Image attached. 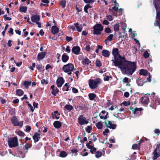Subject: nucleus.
I'll use <instances>...</instances> for the list:
<instances>
[{
	"label": "nucleus",
	"mask_w": 160,
	"mask_h": 160,
	"mask_svg": "<svg viewBox=\"0 0 160 160\" xmlns=\"http://www.w3.org/2000/svg\"><path fill=\"white\" fill-rule=\"evenodd\" d=\"M74 26L76 28L77 31L78 32H81L82 29V26L81 24H79L78 23H75Z\"/></svg>",
	"instance_id": "aec40b11"
},
{
	"label": "nucleus",
	"mask_w": 160,
	"mask_h": 160,
	"mask_svg": "<svg viewBox=\"0 0 160 160\" xmlns=\"http://www.w3.org/2000/svg\"><path fill=\"white\" fill-rule=\"evenodd\" d=\"M24 19L27 21V22H28V23L32 24V22L30 21V18L29 17H25L24 18Z\"/></svg>",
	"instance_id": "5fc2aeb1"
},
{
	"label": "nucleus",
	"mask_w": 160,
	"mask_h": 160,
	"mask_svg": "<svg viewBox=\"0 0 160 160\" xmlns=\"http://www.w3.org/2000/svg\"><path fill=\"white\" fill-rule=\"evenodd\" d=\"M8 144L11 148L14 147L18 145V139L16 138H8Z\"/></svg>",
	"instance_id": "39448f33"
},
{
	"label": "nucleus",
	"mask_w": 160,
	"mask_h": 160,
	"mask_svg": "<svg viewBox=\"0 0 160 160\" xmlns=\"http://www.w3.org/2000/svg\"><path fill=\"white\" fill-rule=\"evenodd\" d=\"M27 9V7L25 6H21L19 8V10L20 11L24 13L26 12Z\"/></svg>",
	"instance_id": "c756f323"
},
{
	"label": "nucleus",
	"mask_w": 160,
	"mask_h": 160,
	"mask_svg": "<svg viewBox=\"0 0 160 160\" xmlns=\"http://www.w3.org/2000/svg\"><path fill=\"white\" fill-rule=\"evenodd\" d=\"M110 77L105 75L103 79L105 81H108L109 80Z\"/></svg>",
	"instance_id": "e2e57ef3"
},
{
	"label": "nucleus",
	"mask_w": 160,
	"mask_h": 160,
	"mask_svg": "<svg viewBox=\"0 0 160 160\" xmlns=\"http://www.w3.org/2000/svg\"><path fill=\"white\" fill-rule=\"evenodd\" d=\"M52 32L53 34L57 33L59 31L58 28L55 26H52Z\"/></svg>",
	"instance_id": "a211bd4d"
},
{
	"label": "nucleus",
	"mask_w": 160,
	"mask_h": 160,
	"mask_svg": "<svg viewBox=\"0 0 160 160\" xmlns=\"http://www.w3.org/2000/svg\"><path fill=\"white\" fill-rule=\"evenodd\" d=\"M66 39L67 41L69 42L72 39V38L71 37L67 36L66 37Z\"/></svg>",
	"instance_id": "774afa93"
},
{
	"label": "nucleus",
	"mask_w": 160,
	"mask_h": 160,
	"mask_svg": "<svg viewBox=\"0 0 160 160\" xmlns=\"http://www.w3.org/2000/svg\"><path fill=\"white\" fill-rule=\"evenodd\" d=\"M153 154L154 156L152 159L154 160L158 158L160 156V144L157 146L153 152Z\"/></svg>",
	"instance_id": "0eeeda50"
},
{
	"label": "nucleus",
	"mask_w": 160,
	"mask_h": 160,
	"mask_svg": "<svg viewBox=\"0 0 160 160\" xmlns=\"http://www.w3.org/2000/svg\"><path fill=\"white\" fill-rule=\"evenodd\" d=\"M40 134L37 132L34 134L33 136V138L35 142H37L39 141V139L40 138Z\"/></svg>",
	"instance_id": "dca6fc26"
},
{
	"label": "nucleus",
	"mask_w": 160,
	"mask_h": 160,
	"mask_svg": "<svg viewBox=\"0 0 160 160\" xmlns=\"http://www.w3.org/2000/svg\"><path fill=\"white\" fill-rule=\"evenodd\" d=\"M60 5L62 8H64L66 6V2L65 0H62L60 2Z\"/></svg>",
	"instance_id": "72a5a7b5"
},
{
	"label": "nucleus",
	"mask_w": 160,
	"mask_h": 160,
	"mask_svg": "<svg viewBox=\"0 0 160 160\" xmlns=\"http://www.w3.org/2000/svg\"><path fill=\"white\" fill-rule=\"evenodd\" d=\"M62 59L63 62H66L69 59V57L65 54H63L62 56Z\"/></svg>",
	"instance_id": "412c9836"
},
{
	"label": "nucleus",
	"mask_w": 160,
	"mask_h": 160,
	"mask_svg": "<svg viewBox=\"0 0 160 160\" xmlns=\"http://www.w3.org/2000/svg\"><path fill=\"white\" fill-rule=\"evenodd\" d=\"M119 25L118 24H115L113 27V30L114 32H117L119 30Z\"/></svg>",
	"instance_id": "4c0bfd02"
},
{
	"label": "nucleus",
	"mask_w": 160,
	"mask_h": 160,
	"mask_svg": "<svg viewBox=\"0 0 160 160\" xmlns=\"http://www.w3.org/2000/svg\"><path fill=\"white\" fill-rule=\"evenodd\" d=\"M31 19L32 22L36 23L40 21V17L39 15L36 14L32 15Z\"/></svg>",
	"instance_id": "9b49d317"
},
{
	"label": "nucleus",
	"mask_w": 160,
	"mask_h": 160,
	"mask_svg": "<svg viewBox=\"0 0 160 160\" xmlns=\"http://www.w3.org/2000/svg\"><path fill=\"white\" fill-rule=\"evenodd\" d=\"M65 108L68 111H71L73 108V107L72 106L68 104L66 105L65 106Z\"/></svg>",
	"instance_id": "ea45409f"
},
{
	"label": "nucleus",
	"mask_w": 160,
	"mask_h": 160,
	"mask_svg": "<svg viewBox=\"0 0 160 160\" xmlns=\"http://www.w3.org/2000/svg\"><path fill=\"white\" fill-rule=\"evenodd\" d=\"M103 26L100 24L95 25L93 27V33L94 35H100L101 34L102 31L103 30Z\"/></svg>",
	"instance_id": "f03ea898"
},
{
	"label": "nucleus",
	"mask_w": 160,
	"mask_h": 160,
	"mask_svg": "<svg viewBox=\"0 0 160 160\" xmlns=\"http://www.w3.org/2000/svg\"><path fill=\"white\" fill-rule=\"evenodd\" d=\"M139 74L143 76L147 75L148 72L146 70L142 69L140 71Z\"/></svg>",
	"instance_id": "c85d7f7f"
},
{
	"label": "nucleus",
	"mask_w": 160,
	"mask_h": 160,
	"mask_svg": "<svg viewBox=\"0 0 160 160\" xmlns=\"http://www.w3.org/2000/svg\"><path fill=\"white\" fill-rule=\"evenodd\" d=\"M41 83L42 84L45 83L46 84H47L48 83V82L46 81L45 79H43L41 81Z\"/></svg>",
	"instance_id": "338daca9"
},
{
	"label": "nucleus",
	"mask_w": 160,
	"mask_h": 160,
	"mask_svg": "<svg viewBox=\"0 0 160 160\" xmlns=\"http://www.w3.org/2000/svg\"><path fill=\"white\" fill-rule=\"evenodd\" d=\"M115 66L120 68L124 74L132 75L137 68L136 62L126 60L124 57L120 55L116 61H113Z\"/></svg>",
	"instance_id": "f257e3e1"
},
{
	"label": "nucleus",
	"mask_w": 160,
	"mask_h": 160,
	"mask_svg": "<svg viewBox=\"0 0 160 160\" xmlns=\"http://www.w3.org/2000/svg\"><path fill=\"white\" fill-rule=\"evenodd\" d=\"M66 51L68 53H70V52L71 50L70 49V48L69 46H67L66 49Z\"/></svg>",
	"instance_id": "680f3d73"
},
{
	"label": "nucleus",
	"mask_w": 160,
	"mask_h": 160,
	"mask_svg": "<svg viewBox=\"0 0 160 160\" xmlns=\"http://www.w3.org/2000/svg\"><path fill=\"white\" fill-rule=\"evenodd\" d=\"M153 102L156 105H160V99L159 98H158V97H155L153 98Z\"/></svg>",
	"instance_id": "5701e85b"
},
{
	"label": "nucleus",
	"mask_w": 160,
	"mask_h": 160,
	"mask_svg": "<svg viewBox=\"0 0 160 160\" xmlns=\"http://www.w3.org/2000/svg\"><path fill=\"white\" fill-rule=\"evenodd\" d=\"M155 7L157 11V17L158 18L159 20L160 21V12H158V6L157 5L155 2L154 3Z\"/></svg>",
	"instance_id": "bb28decb"
},
{
	"label": "nucleus",
	"mask_w": 160,
	"mask_h": 160,
	"mask_svg": "<svg viewBox=\"0 0 160 160\" xmlns=\"http://www.w3.org/2000/svg\"><path fill=\"white\" fill-rule=\"evenodd\" d=\"M78 122L80 125H84L88 123V121L86 120V118L82 115H80L78 118Z\"/></svg>",
	"instance_id": "9d476101"
},
{
	"label": "nucleus",
	"mask_w": 160,
	"mask_h": 160,
	"mask_svg": "<svg viewBox=\"0 0 160 160\" xmlns=\"http://www.w3.org/2000/svg\"><path fill=\"white\" fill-rule=\"evenodd\" d=\"M113 37V34H111L108 36L107 38V39H106L105 42L106 43H107V41H111L112 40V38Z\"/></svg>",
	"instance_id": "2f4dec72"
},
{
	"label": "nucleus",
	"mask_w": 160,
	"mask_h": 160,
	"mask_svg": "<svg viewBox=\"0 0 160 160\" xmlns=\"http://www.w3.org/2000/svg\"><path fill=\"white\" fill-rule=\"evenodd\" d=\"M118 49L117 48H114L112 50V53L114 58V60H112V61L113 63V61H116L120 55L119 52L118 51Z\"/></svg>",
	"instance_id": "6e6552de"
},
{
	"label": "nucleus",
	"mask_w": 160,
	"mask_h": 160,
	"mask_svg": "<svg viewBox=\"0 0 160 160\" xmlns=\"http://www.w3.org/2000/svg\"><path fill=\"white\" fill-rule=\"evenodd\" d=\"M142 110V109L141 108H136L134 109V111H133V112L135 114H140Z\"/></svg>",
	"instance_id": "cd10ccee"
},
{
	"label": "nucleus",
	"mask_w": 160,
	"mask_h": 160,
	"mask_svg": "<svg viewBox=\"0 0 160 160\" xmlns=\"http://www.w3.org/2000/svg\"><path fill=\"white\" fill-rule=\"evenodd\" d=\"M17 134L18 135L21 136H23L24 135V133L22 132L19 131L17 132Z\"/></svg>",
	"instance_id": "49530a36"
},
{
	"label": "nucleus",
	"mask_w": 160,
	"mask_h": 160,
	"mask_svg": "<svg viewBox=\"0 0 160 160\" xmlns=\"http://www.w3.org/2000/svg\"><path fill=\"white\" fill-rule=\"evenodd\" d=\"M31 147L30 144L26 143L24 146L23 148V149L24 150L25 153H27L28 148Z\"/></svg>",
	"instance_id": "a878e982"
},
{
	"label": "nucleus",
	"mask_w": 160,
	"mask_h": 160,
	"mask_svg": "<svg viewBox=\"0 0 160 160\" xmlns=\"http://www.w3.org/2000/svg\"><path fill=\"white\" fill-rule=\"evenodd\" d=\"M96 148L94 147L93 146L92 148H91V149L90 150V152L91 153H93V152H96Z\"/></svg>",
	"instance_id": "13d9d810"
},
{
	"label": "nucleus",
	"mask_w": 160,
	"mask_h": 160,
	"mask_svg": "<svg viewBox=\"0 0 160 160\" xmlns=\"http://www.w3.org/2000/svg\"><path fill=\"white\" fill-rule=\"evenodd\" d=\"M105 32L107 33H110L111 32V30L109 28H107L105 29Z\"/></svg>",
	"instance_id": "864d4df0"
},
{
	"label": "nucleus",
	"mask_w": 160,
	"mask_h": 160,
	"mask_svg": "<svg viewBox=\"0 0 160 160\" xmlns=\"http://www.w3.org/2000/svg\"><path fill=\"white\" fill-rule=\"evenodd\" d=\"M80 51V48L79 46L74 47L72 49V52L74 54L78 55Z\"/></svg>",
	"instance_id": "ddd939ff"
},
{
	"label": "nucleus",
	"mask_w": 160,
	"mask_h": 160,
	"mask_svg": "<svg viewBox=\"0 0 160 160\" xmlns=\"http://www.w3.org/2000/svg\"><path fill=\"white\" fill-rule=\"evenodd\" d=\"M62 69L64 72L68 73V75H70L74 69V66L72 63H68L64 65Z\"/></svg>",
	"instance_id": "7ed1b4c3"
},
{
	"label": "nucleus",
	"mask_w": 160,
	"mask_h": 160,
	"mask_svg": "<svg viewBox=\"0 0 160 160\" xmlns=\"http://www.w3.org/2000/svg\"><path fill=\"white\" fill-rule=\"evenodd\" d=\"M107 19L109 21H112L113 20V18L111 15H108L106 16Z\"/></svg>",
	"instance_id": "de8ad7c7"
},
{
	"label": "nucleus",
	"mask_w": 160,
	"mask_h": 160,
	"mask_svg": "<svg viewBox=\"0 0 160 160\" xmlns=\"http://www.w3.org/2000/svg\"><path fill=\"white\" fill-rule=\"evenodd\" d=\"M11 120L14 126H19L20 127H22L23 126V122L21 121L19 122L17 118L15 116L12 117Z\"/></svg>",
	"instance_id": "423d86ee"
},
{
	"label": "nucleus",
	"mask_w": 160,
	"mask_h": 160,
	"mask_svg": "<svg viewBox=\"0 0 160 160\" xmlns=\"http://www.w3.org/2000/svg\"><path fill=\"white\" fill-rule=\"evenodd\" d=\"M53 124L54 127L57 129L60 128L62 126L61 123L58 121H55L53 122Z\"/></svg>",
	"instance_id": "2eb2a0df"
},
{
	"label": "nucleus",
	"mask_w": 160,
	"mask_h": 160,
	"mask_svg": "<svg viewBox=\"0 0 160 160\" xmlns=\"http://www.w3.org/2000/svg\"><path fill=\"white\" fill-rule=\"evenodd\" d=\"M143 56L145 58H148L149 57V53L147 51L144 52Z\"/></svg>",
	"instance_id": "09e8293b"
},
{
	"label": "nucleus",
	"mask_w": 160,
	"mask_h": 160,
	"mask_svg": "<svg viewBox=\"0 0 160 160\" xmlns=\"http://www.w3.org/2000/svg\"><path fill=\"white\" fill-rule=\"evenodd\" d=\"M137 83L138 86H142L143 84V82L140 80L138 79L137 81Z\"/></svg>",
	"instance_id": "37998d69"
},
{
	"label": "nucleus",
	"mask_w": 160,
	"mask_h": 160,
	"mask_svg": "<svg viewBox=\"0 0 160 160\" xmlns=\"http://www.w3.org/2000/svg\"><path fill=\"white\" fill-rule=\"evenodd\" d=\"M105 123L106 125V127L108 128H109L112 129H114L116 128V124H112L111 121L109 120H106L105 121Z\"/></svg>",
	"instance_id": "1a4fd4ad"
},
{
	"label": "nucleus",
	"mask_w": 160,
	"mask_h": 160,
	"mask_svg": "<svg viewBox=\"0 0 160 160\" xmlns=\"http://www.w3.org/2000/svg\"><path fill=\"white\" fill-rule=\"evenodd\" d=\"M83 1L86 3H92L94 2V0H83Z\"/></svg>",
	"instance_id": "603ef678"
},
{
	"label": "nucleus",
	"mask_w": 160,
	"mask_h": 160,
	"mask_svg": "<svg viewBox=\"0 0 160 160\" xmlns=\"http://www.w3.org/2000/svg\"><path fill=\"white\" fill-rule=\"evenodd\" d=\"M102 55L105 57H108L110 55L109 52L107 50H102Z\"/></svg>",
	"instance_id": "4be33fe9"
},
{
	"label": "nucleus",
	"mask_w": 160,
	"mask_h": 160,
	"mask_svg": "<svg viewBox=\"0 0 160 160\" xmlns=\"http://www.w3.org/2000/svg\"><path fill=\"white\" fill-rule=\"evenodd\" d=\"M31 128L30 126H26V132H29L31 130Z\"/></svg>",
	"instance_id": "052dcab7"
},
{
	"label": "nucleus",
	"mask_w": 160,
	"mask_h": 160,
	"mask_svg": "<svg viewBox=\"0 0 160 160\" xmlns=\"http://www.w3.org/2000/svg\"><path fill=\"white\" fill-rule=\"evenodd\" d=\"M3 17L4 18V20L6 21H7V20L10 21L12 19V18H11L9 17H7V15L6 14L4 15L3 16Z\"/></svg>",
	"instance_id": "3c124183"
},
{
	"label": "nucleus",
	"mask_w": 160,
	"mask_h": 160,
	"mask_svg": "<svg viewBox=\"0 0 160 160\" xmlns=\"http://www.w3.org/2000/svg\"><path fill=\"white\" fill-rule=\"evenodd\" d=\"M35 63H32V66L30 67V68L32 70H33L34 69V68H35Z\"/></svg>",
	"instance_id": "0e129e2a"
},
{
	"label": "nucleus",
	"mask_w": 160,
	"mask_h": 160,
	"mask_svg": "<svg viewBox=\"0 0 160 160\" xmlns=\"http://www.w3.org/2000/svg\"><path fill=\"white\" fill-rule=\"evenodd\" d=\"M149 99L146 96L142 97L141 98V102L144 104H147L149 102Z\"/></svg>",
	"instance_id": "f3484780"
},
{
	"label": "nucleus",
	"mask_w": 160,
	"mask_h": 160,
	"mask_svg": "<svg viewBox=\"0 0 160 160\" xmlns=\"http://www.w3.org/2000/svg\"><path fill=\"white\" fill-rule=\"evenodd\" d=\"M112 9L115 10L116 11H119L120 12L119 15H121L122 14V8H120L119 9L117 6H114L112 8Z\"/></svg>",
	"instance_id": "473e14b6"
},
{
	"label": "nucleus",
	"mask_w": 160,
	"mask_h": 160,
	"mask_svg": "<svg viewBox=\"0 0 160 160\" xmlns=\"http://www.w3.org/2000/svg\"><path fill=\"white\" fill-rule=\"evenodd\" d=\"M58 89L57 88H56L55 89L52 90L51 92V93L52 94L54 95V96H56V94L58 92Z\"/></svg>",
	"instance_id": "a19ab883"
},
{
	"label": "nucleus",
	"mask_w": 160,
	"mask_h": 160,
	"mask_svg": "<svg viewBox=\"0 0 160 160\" xmlns=\"http://www.w3.org/2000/svg\"><path fill=\"white\" fill-rule=\"evenodd\" d=\"M36 67L38 70H41L42 68V65L40 64H37L36 66Z\"/></svg>",
	"instance_id": "4d7b16f0"
},
{
	"label": "nucleus",
	"mask_w": 160,
	"mask_h": 160,
	"mask_svg": "<svg viewBox=\"0 0 160 160\" xmlns=\"http://www.w3.org/2000/svg\"><path fill=\"white\" fill-rule=\"evenodd\" d=\"M96 126L98 129H101L102 127V124L101 122H98L96 124Z\"/></svg>",
	"instance_id": "f704fd0d"
},
{
	"label": "nucleus",
	"mask_w": 160,
	"mask_h": 160,
	"mask_svg": "<svg viewBox=\"0 0 160 160\" xmlns=\"http://www.w3.org/2000/svg\"><path fill=\"white\" fill-rule=\"evenodd\" d=\"M102 23L104 25H107L109 24V22L107 20H105L103 21Z\"/></svg>",
	"instance_id": "69168bd1"
},
{
	"label": "nucleus",
	"mask_w": 160,
	"mask_h": 160,
	"mask_svg": "<svg viewBox=\"0 0 160 160\" xmlns=\"http://www.w3.org/2000/svg\"><path fill=\"white\" fill-rule=\"evenodd\" d=\"M92 129L91 127L89 126H87V131L88 133H90V130Z\"/></svg>",
	"instance_id": "bf43d9fd"
},
{
	"label": "nucleus",
	"mask_w": 160,
	"mask_h": 160,
	"mask_svg": "<svg viewBox=\"0 0 160 160\" xmlns=\"http://www.w3.org/2000/svg\"><path fill=\"white\" fill-rule=\"evenodd\" d=\"M96 65L98 67H99L102 65V64L101 62L99 60H96Z\"/></svg>",
	"instance_id": "a18cd8bd"
},
{
	"label": "nucleus",
	"mask_w": 160,
	"mask_h": 160,
	"mask_svg": "<svg viewBox=\"0 0 160 160\" xmlns=\"http://www.w3.org/2000/svg\"><path fill=\"white\" fill-rule=\"evenodd\" d=\"M68 154L65 151H62L60 152L59 156L62 158H64L67 156Z\"/></svg>",
	"instance_id": "7c9ffc66"
},
{
	"label": "nucleus",
	"mask_w": 160,
	"mask_h": 160,
	"mask_svg": "<svg viewBox=\"0 0 160 160\" xmlns=\"http://www.w3.org/2000/svg\"><path fill=\"white\" fill-rule=\"evenodd\" d=\"M91 8V7L89 4H87L84 7V10L85 12L87 13H88V9Z\"/></svg>",
	"instance_id": "58836bf2"
},
{
	"label": "nucleus",
	"mask_w": 160,
	"mask_h": 160,
	"mask_svg": "<svg viewBox=\"0 0 160 160\" xmlns=\"http://www.w3.org/2000/svg\"><path fill=\"white\" fill-rule=\"evenodd\" d=\"M108 115V113L107 112L106 115H105L104 116H102L101 115V113L99 114V116L100 117V118L101 119H105L107 118V116Z\"/></svg>",
	"instance_id": "c03bdc74"
},
{
	"label": "nucleus",
	"mask_w": 160,
	"mask_h": 160,
	"mask_svg": "<svg viewBox=\"0 0 160 160\" xmlns=\"http://www.w3.org/2000/svg\"><path fill=\"white\" fill-rule=\"evenodd\" d=\"M46 54V52H45L39 53L37 56L38 60V61L42 60L45 57Z\"/></svg>",
	"instance_id": "4468645a"
},
{
	"label": "nucleus",
	"mask_w": 160,
	"mask_h": 160,
	"mask_svg": "<svg viewBox=\"0 0 160 160\" xmlns=\"http://www.w3.org/2000/svg\"><path fill=\"white\" fill-rule=\"evenodd\" d=\"M31 82L29 81H25L22 82V84H23L28 89L29 86L31 85Z\"/></svg>",
	"instance_id": "b1692460"
},
{
	"label": "nucleus",
	"mask_w": 160,
	"mask_h": 160,
	"mask_svg": "<svg viewBox=\"0 0 160 160\" xmlns=\"http://www.w3.org/2000/svg\"><path fill=\"white\" fill-rule=\"evenodd\" d=\"M100 82L101 80L99 78H97L96 80L91 79L89 82V86L91 88L95 89L97 87L98 84Z\"/></svg>",
	"instance_id": "20e7f679"
},
{
	"label": "nucleus",
	"mask_w": 160,
	"mask_h": 160,
	"mask_svg": "<svg viewBox=\"0 0 160 160\" xmlns=\"http://www.w3.org/2000/svg\"><path fill=\"white\" fill-rule=\"evenodd\" d=\"M83 61L85 64H88L91 62V61L88 58H85L83 59Z\"/></svg>",
	"instance_id": "79ce46f5"
},
{
	"label": "nucleus",
	"mask_w": 160,
	"mask_h": 160,
	"mask_svg": "<svg viewBox=\"0 0 160 160\" xmlns=\"http://www.w3.org/2000/svg\"><path fill=\"white\" fill-rule=\"evenodd\" d=\"M88 96L90 99L93 100L96 97V95L94 93H90L89 94Z\"/></svg>",
	"instance_id": "c9c22d12"
},
{
	"label": "nucleus",
	"mask_w": 160,
	"mask_h": 160,
	"mask_svg": "<svg viewBox=\"0 0 160 160\" xmlns=\"http://www.w3.org/2000/svg\"><path fill=\"white\" fill-rule=\"evenodd\" d=\"M64 82L63 78L61 77L59 78L57 80V84L58 88L61 87Z\"/></svg>",
	"instance_id": "f8f14e48"
},
{
	"label": "nucleus",
	"mask_w": 160,
	"mask_h": 160,
	"mask_svg": "<svg viewBox=\"0 0 160 160\" xmlns=\"http://www.w3.org/2000/svg\"><path fill=\"white\" fill-rule=\"evenodd\" d=\"M109 132V130L108 129H106L103 132V133L104 135H107L108 133Z\"/></svg>",
	"instance_id": "8fccbe9b"
},
{
	"label": "nucleus",
	"mask_w": 160,
	"mask_h": 160,
	"mask_svg": "<svg viewBox=\"0 0 160 160\" xmlns=\"http://www.w3.org/2000/svg\"><path fill=\"white\" fill-rule=\"evenodd\" d=\"M28 105L29 107L30 108L31 111L32 112H34V109L30 103H28Z\"/></svg>",
	"instance_id": "6e6d98bb"
},
{
	"label": "nucleus",
	"mask_w": 160,
	"mask_h": 160,
	"mask_svg": "<svg viewBox=\"0 0 160 160\" xmlns=\"http://www.w3.org/2000/svg\"><path fill=\"white\" fill-rule=\"evenodd\" d=\"M60 114L57 111H56L54 112L53 114H52V117L53 119H58L59 118V115Z\"/></svg>",
	"instance_id": "6ab92c4d"
},
{
	"label": "nucleus",
	"mask_w": 160,
	"mask_h": 160,
	"mask_svg": "<svg viewBox=\"0 0 160 160\" xmlns=\"http://www.w3.org/2000/svg\"><path fill=\"white\" fill-rule=\"evenodd\" d=\"M102 153L99 151H97L96 152L95 154V156L97 158H100L102 156Z\"/></svg>",
	"instance_id": "e433bc0d"
},
{
	"label": "nucleus",
	"mask_w": 160,
	"mask_h": 160,
	"mask_svg": "<svg viewBox=\"0 0 160 160\" xmlns=\"http://www.w3.org/2000/svg\"><path fill=\"white\" fill-rule=\"evenodd\" d=\"M24 94L23 91L21 89H18L16 91V94L17 95L21 96Z\"/></svg>",
	"instance_id": "393cba45"
}]
</instances>
